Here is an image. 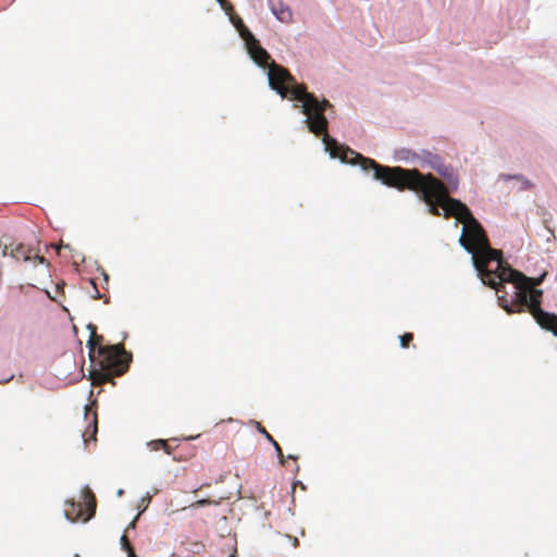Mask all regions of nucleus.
<instances>
[{"label":"nucleus","mask_w":557,"mask_h":557,"mask_svg":"<svg viewBox=\"0 0 557 557\" xmlns=\"http://www.w3.org/2000/svg\"><path fill=\"white\" fill-rule=\"evenodd\" d=\"M95 298H101L99 292L97 290V295L95 296Z\"/></svg>","instance_id":"obj_22"},{"label":"nucleus","mask_w":557,"mask_h":557,"mask_svg":"<svg viewBox=\"0 0 557 557\" xmlns=\"http://www.w3.org/2000/svg\"><path fill=\"white\" fill-rule=\"evenodd\" d=\"M223 10L232 11L233 5L227 0H216Z\"/></svg>","instance_id":"obj_16"},{"label":"nucleus","mask_w":557,"mask_h":557,"mask_svg":"<svg viewBox=\"0 0 557 557\" xmlns=\"http://www.w3.org/2000/svg\"><path fill=\"white\" fill-rule=\"evenodd\" d=\"M269 83L272 89H274L282 97H289L292 100L302 102V113L307 116L305 122L308 124V128L315 136L323 137L326 150L333 158H339L343 162L350 164H359L363 169L362 160L358 157L362 154L356 152L349 147L339 145L335 139L331 138L327 134V120L324 115V111L332 108L329 100L319 99L311 92L307 91V88L302 84H297L290 73L278 64H273L269 73Z\"/></svg>","instance_id":"obj_1"},{"label":"nucleus","mask_w":557,"mask_h":557,"mask_svg":"<svg viewBox=\"0 0 557 557\" xmlns=\"http://www.w3.org/2000/svg\"><path fill=\"white\" fill-rule=\"evenodd\" d=\"M362 160L364 171H373V177L381 181L388 187L398 190H412L421 195L422 200L429 206V212L432 215L440 216V208L443 209V216L445 219L454 218V215H446L448 212H458L451 205V200H457L450 197L449 189L443 184L442 181L432 174H422L417 169H404L400 166H385L379 164L376 161L366 157H359Z\"/></svg>","instance_id":"obj_2"},{"label":"nucleus","mask_w":557,"mask_h":557,"mask_svg":"<svg viewBox=\"0 0 557 557\" xmlns=\"http://www.w3.org/2000/svg\"><path fill=\"white\" fill-rule=\"evenodd\" d=\"M543 292H534L531 306L525 308L536 321V323L544 330L552 332L557 336V314L544 311L542 309Z\"/></svg>","instance_id":"obj_7"},{"label":"nucleus","mask_w":557,"mask_h":557,"mask_svg":"<svg viewBox=\"0 0 557 557\" xmlns=\"http://www.w3.org/2000/svg\"><path fill=\"white\" fill-rule=\"evenodd\" d=\"M273 14L283 23H289L293 20V13L289 7L285 5L282 2L277 4H273L271 7Z\"/></svg>","instance_id":"obj_11"},{"label":"nucleus","mask_w":557,"mask_h":557,"mask_svg":"<svg viewBox=\"0 0 557 557\" xmlns=\"http://www.w3.org/2000/svg\"><path fill=\"white\" fill-rule=\"evenodd\" d=\"M450 202L458 212L449 211L447 215H454L457 220L455 226L458 225V222L463 224L459 244L472 255L473 264L482 283L486 285L487 280L493 277L497 264L504 262L503 252L491 247L483 226L463 202L460 200Z\"/></svg>","instance_id":"obj_3"},{"label":"nucleus","mask_w":557,"mask_h":557,"mask_svg":"<svg viewBox=\"0 0 557 557\" xmlns=\"http://www.w3.org/2000/svg\"><path fill=\"white\" fill-rule=\"evenodd\" d=\"M148 446L151 450H159L162 449V446H165L164 440H154L148 443Z\"/></svg>","instance_id":"obj_13"},{"label":"nucleus","mask_w":557,"mask_h":557,"mask_svg":"<svg viewBox=\"0 0 557 557\" xmlns=\"http://www.w3.org/2000/svg\"><path fill=\"white\" fill-rule=\"evenodd\" d=\"M90 337L87 343L89 357L99 369L90 372L92 385H102L112 381L114 376L123 375L129 367L132 356L122 344L102 346V335H98L96 326L88 325Z\"/></svg>","instance_id":"obj_5"},{"label":"nucleus","mask_w":557,"mask_h":557,"mask_svg":"<svg viewBox=\"0 0 557 557\" xmlns=\"http://www.w3.org/2000/svg\"><path fill=\"white\" fill-rule=\"evenodd\" d=\"M122 543H124L125 545H127L128 549L133 553V550H132V548H131V546H129V544H128L127 539H126V536H125V535H123V536H122Z\"/></svg>","instance_id":"obj_20"},{"label":"nucleus","mask_w":557,"mask_h":557,"mask_svg":"<svg viewBox=\"0 0 557 557\" xmlns=\"http://www.w3.org/2000/svg\"><path fill=\"white\" fill-rule=\"evenodd\" d=\"M433 169L445 180L446 183L443 184L448 187L449 193L457 189L458 176L450 166L438 163Z\"/></svg>","instance_id":"obj_10"},{"label":"nucleus","mask_w":557,"mask_h":557,"mask_svg":"<svg viewBox=\"0 0 557 557\" xmlns=\"http://www.w3.org/2000/svg\"><path fill=\"white\" fill-rule=\"evenodd\" d=\"M257 424H258V431L272 444L273 441H275L273 438V436L260 423H257Z\"/></svg>","instance_id":"obj_15"},{"label":"nucleus","mask_w":557,"mask_h":557,"mask_svg":"<svg viewBox=\"0 0 557 557\" xmlns=\"http://www.w3.org/2000/svg\"><path fill=\"white\" fill-rule=\"evenodd\" d=\"M3 255H10L16 261H35L39 264H49L45 257L39 256L34 249L23 244H11L4 247Z\"/></svg>","instance_id":"obj_9"},{"label":"nucleus","mask_w":557,"mask_h":557,"mask_svg":"<svg viewBox=\"0 0 557 557\" xmlns=\"http://www.w3.org/2000/svg\"><path fill=\"white\" fill-rule=\"evenodd\" d=\"M287 458L288 459H293V460H297V456H294V455H288Z\"/></svg>","instance_id":"obj_21"},{"label":"nucleus","mask_w":557,"mask_h":557,"mask_svg":"<svg viewBox=\"0 0 557 557\" xmlns=\"http://www.w3.org/2000/svg\"><path fill=\"white\" fill-rule=\"evenodd\" d=\"M162 449L164 450L165 454L168 455H171L172 454V448L171 446L168 444V442L165 441V446H162Z\"/></svg>","instance_id":"obj_18"},{"label":"nucleus","mask_w":557,"mask_h":557,"mask_svg":"<svg viewBox=\"0 0 557 557\" xmlns=\"http://www.w3.org/2000/svg\"><path fill=\"white\" fill-rule=\"evenodd\" d=\"M400 346L403 348H408L410 343L413 341V334L412 333H405L400 337Z\"/></svg>","instance_id":"obj_12"},{"label":"nucleus","mask_w":557,"mask_h":557,"mask_svg":"<svg viewBox=\"0 0 557 557\" xmlns=\"http://www.w3.org/2000/svg\"><path fill=\"white\" fill-rule=\"evenodd\" d=\"M92 423H94V433H96L97 432V413L96 412H94Z\"/></svg>","instance_id":"obj_19"},{"label":"nucleus","mask_w":557,"mask_h":557,"mask_svg":"<svg viewBox=\"0 0 557 557\" xmlns=\"http://www.w3.org/2000/svg\"><path fill=\"white\" fill-rule=\"evenodd\" d=\"M272 445L275 448V451L277 454L281 465H284L285 457L283 455V450H282L281 446L278 445V443L276 441H273Z\"/></svg>","instance_id":"obj_14"},{"label":"nucleus","mask_w":557,"mask_h":557,"mask_svg":"<svg viewBox=\"0 0 557 557\" xmlns=\"http://www.w3.org/2000/svg\"><path fill=\"white\" fill-rule=\"evenodd\" d=\"M211 503L212 502L209 499H199V500L195 502L194 504H191L190 506L197 508V507H202V506L211 504ZM213 503L216 504L215 502H213Z\"/></svg>","instance_id":"obj_17"},{"label":"nucleus","mask_w":557,"mask_h":557,"mask_svg":"<svg viewBox=\"0 0 557 557\" xmlns=\"http://www.w3.org/2000/svg\"><path fill=\"white\" fill-rule=\"evenodd\" d=\"M240 34L245 39L248 51L256 63L262 67L268 66L269 70L273 64H276L274 61H271L270 54L260 46L259 40H257L248 29L243 30ZM269 73L270 71L268 74Z\"/></svg>","instance_id":"obj_8"},{"label":"nucleus","mask_w":557,"mask_h":557,"mask_svg":"<svg viewBox=\"0 0 557 557\" xmlns=\"http://www.w3.org/2000/svg\"><path fill=\"white\" fill-rule=\"evenodd\" d=\"M96 497L89 487H85L81 494V500L75 502L70 499L64 505V516L70 521H83L87 522L90 520L96 512Z\"/></svg>","instance_id":"obj_6"},{"label":"nucleus","mask_w":557,"mask_h":557,"mask_svg":"<svg viewBox=\"0 0 557 557\" xmlns=\"http://www.w3.org/2000/svg\"><path fill=\"white\" fill-rule=\"evenodd\" d=\"M85 409H86V416H87V414H88L89 407H88V406H85Z\"/></svg>","instance_id":"obj_23"},{"label":"nucleus","mask_w":557,"mask_h":557,"mask_svg":"<svg viewBox=\"0 0 557 557\" xmlns=\"http://www.w3.org/2000/svg\"><path fill=\"white\" fill-rule=\"evenodd\" d=\"M542 281L543 276L529 277L504 261L497 264L493 277L487 280L486 285L499 294L505 289L504 283H511L515 287L511 300L506 295H498V304L507 313H522L531 306L534 292H543L536 288Z\"/></svg>","instance_id":"obj_4"}]
</instances>
